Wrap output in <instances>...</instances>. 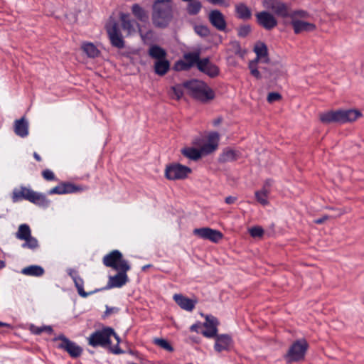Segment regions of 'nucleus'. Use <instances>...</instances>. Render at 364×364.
<instances>
[{
	"label": "nucleus",
	"instance_id": "nucleus-14",
	"mask_svg": "<svg viewBox=\"0 0 364 364\" xmlns=\"http://www.w3.org/2000/svg\"><path fill=\"white\" fill-rule=\"evenodd\" d=\"M256 21L263 28L271 31L277 26V20L269 11H263L255 14Z\"/></svg>",
	"mask_w": 364,
	"mask_h": 364
},
{
	"label": "nucleus",
	"instance_id": "nucleus-57",
	"mask_svg": "<svg viewBox=\"0 0 364 364\" xmlns=\"http://www.w3.org/2000/svg\"><path fill=\"white\" fill-rule=\"evenodd\" d=\"M222 120H223L222 117H218V118L214 119L213 122V125L214 126L219 125L221 123Z\"/></svg>",
	"mask_w": 364,
	"mask_h": 364
},
{
	"label": "nucleus",
	"instance_id": "nucleus-22",
	"mask_svg": "<svg viewBox=\"0 0 364 364\" xmlns=\"http://www.w3.org/2000/svg\"><path fill=\"white\" fill-rule=\"evenodd\" d=\"M173 299L182 309L187 311H192L198 303L197 299H191L180 294H174Z\"/></svg>",
	"mask_w": 364,
	"mask_h": 364
},
{
	"label": "nucleus",
	"instance_id": "nucleus-8",
	"mask_svg": "<svg viewBox=\"0 0 364 364\" xmlns=\"http://www.w3.org/2000/svg\"><path fill=\"white\" fill-rule=\"evenodd\" d=\"M309 345L305 339L295 341L289 348L286 358L289 363L297 362L304 359Z\"/></svg>",
	"mask_w": 364,
	"mask_h": 364
},
{
	"label": "nucleus",
	"instance_id": "nucleus-54",
	"mask_svg": "<svg viewBox=\"0 0 364 364\" xmlns=\"http://www.w3.org/2000/svg\"><path fill=\"white\" fill-rule=\"evenodd\" d=\"M328 218H329V217L327 215H325L322 218L315 220L314 223L316 224H321V223L326 222V220H328Z\"/></svg>",
	"mask_w": 364,
	"mask_h": 364
},
{
	"label": "nucleus",
	"instance_id": "nucleus-44",
	"mask_svg": "<svg viewBox=\"0 0 364 364\" xmlns=\"http://www.w3.org/2000/svg\"><path fill=\"white\" fill-rule=\"evenodd\" d=\"M171 91V97L176 100H179L183 95V87L180 85L172 87Z\"/></svg>",
	"mask_w": 364,
	"mask_h": 364
},
{
	"label": "nucleus",
	"instance_id": "nucleus-56",
	"mask_svg": "<svg viewBox=\"0 0 364 364\" xmlns=\"http://www.w3.org/2000/svg\"><path fill=\"white\" fill-rule=\"evenodd\" d=\"M272 179H267L264 183V186L263 187H265L266 188H268L271 186L272 185Z\"/></svg>",
	"mask_w": 364,
	"mask_h": 364
},
{
	"label": "nucleus",
	"instance_id": "nucleus-20",
	"mask_svg": "<svg viewBox=\"0 0 364 364\" xmlns=\"http://www.w3.org/2000/svg\"><path fill=\"white\" fill-rule=\"evenodd\" d=\"M198 69L211 77H216L219 74L218 66L210 63L208 58L200 59Z\"/></svg>",
	"mask_w": 364,
	"mask_h": 364
},
{
	"label": "nucleus",
	"instance_id": "nucleus-5",
	"mask_svg": "<svg viewBox=\"0 0 364 364\" xmlns=\"http://www.w3.org/2000/svg\"><path fill=\"white\" fill-rule=\"evenodd\" d=\"M257 57L255 60L249 62L248 68L250 70V73L257 79H261L262 75L260 72L258 70L257 64L259 61L264 63H268L269 58L268 57V49L266 44L263 42H257L253 49Z\"/></svg>",
	"mask_w": 364,
	"mask_h": 364
},
{
	"label": "nucleus",
	"instance_id": "nucleus-42",
	"mask_svg": "<svg viewBox=\"0 0 364 364\" xmlns=\"http://www.w3.org/2000/svg\"><path fill=\"white\" fill-rule=\"evenodd\" d=\"M309 14L304 10H296L292 12L289 11V16L291 20L299 19V18H308L309 17Z\"/></svg>",
	"mask_w": 364,
	"mask_h": 364
},
{
	"label": "nucleus",
	"instance_id": "nucleus-4",
	"mask_svg": "<svg viewBox=\"0 0 364 364\" xmlns=\"http://www.w3.org/2000/svg\"><path fill=\"white\" fill-rule=\"evenodd\" d=\"M183 86L190 96L203 103H207L215 98L213 89L203 81L192 80L184 82Z\"/></svg>",
	"mask_w": 364,
	"mask_h": 364
},
{
	"label": "nucleus",
	"instance_id": "nucleus-53",
	"mask_svg": "<svg viewBox=\"0 0 364 364\" xmlns=\"http://www.w3.org/2000/svg\"><path fill=\"white\" fill-rule=\"evenodd\" d=\"M206 1L213 5H224L225 2V0H206Z\"/></svg>",
	"mask_w": 364,
	"mask_h": 364
},
{
	"label": "nucleus",
	"instance_id": "nucleus-63",
	"mask_svg": "<svg viewBox=\"0 0 364 364\" xmlns=\"http://www.w3.org/2000/svg\"><path fill=\"white\" fill-rule=\"evenodd\" d=\"M150 266H151L150 264H149V265H146V266H144V267H142V269H143V270H145L146 268H149Z\"/></svg>",
	"mask_w": 364,
	"mask_h": 364
},
{
	"label": "nucleus",
	"instance_id": "nucleus-32",
	"mask_svg": "<svg viewBox=\"0 0 364 364\" xmlns=\"http://www.w3.org/2000/svg\"><path fill=\"white\" fill-rule=\"evenodd\" d=\"M45 271L43 267L38 265H31L26 267L21 270V273L24 275L41 277L44 274Z\"/></svg>",
	"mask_w": 364,
	"mask_h": 364
},
{
	"label": "nucleus",
	"instance_id": "nucleus-29",
	"mask_svg": "<svg viewBox=\"0 0 364 364\" xmlns=\"http://www.w3.org/2000/svg\"><path fill=\"white\" fill-rule=\"evenodd\" d=\"M132 14L136 17L137 20L142 23H146L149 21V13L142 8L139 4H134L132 6Z\"/></svg>",
	"mask_w": 364,
	"mask_h": 364
},
{
	"label": "nucleus",
	"instance_id": "nucleus-17",
	"mask_svg": "<svg viewBox=\"0 0 364 364\" xmlns=\"http://www.w3.org/2000/svg\"><path fill=\"white\" fill-rule=\"evenodd\" d=\"M220 135L218 132H211L208 136V142L199 149L202 156L208 155L215 151L218 146Z\"/></svg>",
	"mask_w": 364,
	"mask_h": 364
},
{
	"label": "nucleus",
	"instance_id": "nucleus-24",
	"mask_svg": "<svg viewBox=\"0 0 364 364\" xmlns=\"http://www.w3.org/2000/svg\"><path fill=\"white\" fill-rule=\"evenodd\" d=\"M119 19L122 28L127 31V35H131L135 32V21L129 18V14L126 13H120Z\"/></svg>",
	"mask_w": 364,
	"mask_h": 364
},
{
	"label": "nucleus",
	"instance_id": "nucleus-38",
	"mask_svg": "<svg viewBox=\"0 0 364 364\" xmlns=\"http://www.w3.org/2000/svg\"><path fill=\"white\" fill-rule=\"evenodd\" d=\"M228 50L232 53L240 57L241 58H244L245 55L247 53L245 50L242 49L240 44L238 41H232L229 44Z\"/></svg>",
	"mask_w": 364,
	"mask_h": 364
},
{
	"label": "nucleus",
	"instance_id": "nucleus-23",
	"mask_svg": "<svg viewBox=\"0 0 364 364\" xmlns=\"http://www.w3.org/2000/svg\"><path fill=\"white\" fill-rule=\"evenodd\" d=\"M14 132L17 136L22 138L28 135V123L25 117H21L14 122Z\"/></svg>",
	"mask_w": 364,
	"mask_h": 364
},
{
	"label": "nucleus",
	"instance_id": "nucleus-40",
	"mask_svg": "<svg viewBox=\"0 0 364 364\" xmlns=\"http://www.w3.org/2000/svg\"><path fill=\"white\" fill-rule=\"evenodd\" d=\"M152 20L154 26L159 27V0H154Z\"/></svg>",
	"mask_w": 364,
	"mask_h": 364
},
{
	"label": "nucleus",
	"instance_id": "nucleus-26",
	"mask_svg": "<svg viewBox=\"0 0 364 364\" xmlns=\"http://www.w3.org/2000/svg\"><path fill=\"white\" fill-rule=\"evenodd\" d=\"M215 349L218 352L228 350L232 344V339L228 335L216 336Z\"/></svg>",
	"mask_w": 364,
	"mask_h": 364
},
{
	"label": "nucleus",
	"instance_id": "nucleus-30",
	"mask_svg": "<svg viewBox=\"0 0 364 364\" xmlns=\"http://www.w3.org/2000/svg\"><path fill=\"white\" fill-rule=\"evenodd\" d=\"M235 12L237 18L243 20L250 19L252 17L250 9L243 3L235 5Z\"/></svg>",
	"mask_w": 364,
	"mask_h": 364
},
{
	"label": "nucleus",
	"instance_id": "nucleus-3",
	"mask_svg": "<svg viewBox=\"0 0 364 364\" xmlns=\"http://www.w3.org/2000/svg\"><path fill=\"white\" fill-rule=\"evenodd\" d=\"M11 199L14 203H17L22 200H26L38 206L48 208L50 203L46 196L42 193L34 191L30 188L20 186L18 188H14Z\"/></svg>",
	"mask_w": 364,
	"mask_h": 364
},
{
	"label": "nucleus",
	"instance_id": "nucleus-27",
	"mask_svg": "<svg viewBox=\"0 0 364 364\" xmlns=\"http://www.w3.org/2000/svg\"><path fill=\"white\" fill-rule=\"evenodd\" d=\"M240 156L238 151L226 148L223 150V153L219 157V161L221 163H228L236 161Z\"/></svg>",
	"mask_w": 364,
	"mask_h": 364
},
{
	"label": "nucleus",
	"instance_id": "nucleus-10",
	"mask_svg": "<svg viewBox=\"0 0 364 364\" xmlns=\"http://www.w3.org/2000/svg\"><path fill=\"white\" fill-rule=\"evenodd\" d=\"M200 53L191 52L185 53L181 60L176 61L173 65V70L176 71L189 70L191 68L198 65L200 62Z\"/></svg>",
	"mask_w": 364,
	"mask_h": 364
},
{
	"label": "nucleus",
	"instance_id": "nucleus-37",
	"mask_svg": "<svg viewBox=\"0 0 364 364\" xmlns=\"http://www.w3.org/2000/svg\"><path fill=\"white\" fill-rule=\"evenodd\" d=\"M201 9L202 4L198 0H192L191 1H188V4L186 6L187 13L192 16L198 14L200 11Z\"/></svg>",
	"mask_w": 364,
	"mask_h": 364
},
{
	"label": "nucleus",
	"instance_id": "nucleus-35",
	"mask_svg": "<svg viewBox=\"0 0 364 364\" xmlns=\"http://www.w3.org/2000/svg\"><path fill=\"white\" fill-rule=\"evenodd\" d=\"M149 55L155 59L154 72L159 75V46L155 45L149 49Z\"/></svg>",
	"mask_w": 364,
	"mask_h": 364
},
{
	"label": "nucleus",
	"instance_id": "nucleus-39",
	"mask_svg": "<svg viewBox=\"0 0 364 364\" xmlns=\"http://www.w3.org/2000/svg\"><path fill=\"white\" fill-rule=\"evenodd\" d=\"M166 53L161 48V76L165 75L170 68L169 62L166 59Z\"/></svg>",
	"mask_w": 364,
	"mask_h": 364
},
{
	"label": "nucleus",
	"instance_id": "nucleus-2",
	"mask_svg": "<svg viewBox=\"0 0 364 364\" xmlns=\"http://www.w3.org/2000/svg\"><path fill=\"white\" fill-rule=\"evenodd\" d=\"M361 116V113L355 109H337L329 110L319 114L318 117L321 123L327 124L331 123L344 124L355 121Z\"/></svg>",
	"mask_w": 364,
	"mask_h": 364
},
{
	"label": "nucleus",
	"instance_id": "nucleus-1",
	"mask_svg": "<svg viewBox=\"0 0 364 364\" xmlns=\"http://www.w3.org/2000/svg\"><path fill=\"white\" fill-rule=\"evenodd\" d=\"M112 336L114 337L117 341V343H119V336L115 333L114 330L111 327H104L100 330H97L92 333L87 338V343L90 346L94 348L99 346L107 348L109 346L112 352L114 354L123 353L124 351L121 350L118 346L113 348L111 347Z\"/></svg>",
	"mask_w": 364,
	"mask_h": 364
},
{
	"label": "nucleus",
	"instance_id": "nucleus-48",
	"mask_svg": "<svg viewBox=\"0 0 364 364\" xmlns=\"http://www.w3.org/2000/svg\"><path fill=\"white\" fill-rule=\"evenodd\" d=\"M139 27V32L140 33L141 37L142 38L143 41L146 43H149L150 41L152 39L154 36V33L151 31H149L146 33H144L141 28L139 27V26L137 24Z\"/></svg>",
	"mask_w": 364,
	"mask_h": 364
},
{
	"label": "nucleus",
	"instance_id": "nucleus-6",
	"mask_svg": "<svg viewBox=\"0 0 364 364\" xmlns=\"http://www.w3.org/2000/svg\"><path fill=\"white\" fill-rule=\"evenodd\" d=\"M102 263L107 267H111L114 270L130 269L129 262L123 257L122 253L114 250L105 255L102 258Z\"/></svg>",
	"mask_w": 364,
	"mask_h": 364
},
{
	"label": "nucleus",
	"instance_id": "nucleus-19",
	"mask_svg": "<svg viewBox=\"0 0 364 364\" xmlns=\"http://www.w3.org/2000/svg\"><path fill=\"white\" fill-rule=\"evenodd\" d=\"M206 321L203 324L205 330L203 331L201 333L207 338H213L217 336L218 325L219 323L218 319L213 316H206Z\"/></svg>",
	"mask_w": 364,
	"mask_h": 364
},
{
	"label": "nucleus",
	"instance_id": "nucleus-25",
	"mask_svg": "<svg viewBox=\"0 0 364 364\" xmlns=\"http://www.w3.org/2000/svg\"><path fill=\"white\" fill-rule=\"evenodd\" d=\"M70 276L72 277L75 286L77 290L79 295L83 298L87 297L89 295L92 294V292H86L84 290V281L83 279L77 274V272L73 271L69 273Z\"/></svg>",
	"mask_w": 364,
	"mask_h": 364
},
{
	"label": "nucleus",
	"instance_id": "nucleus-41",
	"mask_svg": "<svg viewBox=\"0 0 364 364\" xmlns=\"http://www.w3.org/2000/svg\"><path fill=\"white\" fill-rule=\"evenodd\" d=\"M25 242L22 244L23 248H28L31 250H35L38 247V242L36 238L31 235L28 239H26Z\"/></svg>",
	"mask_w": 364,
	"mask_h": 364
},
{
	"label": "nucleus",
	"instance_id": "nucleus-13",
	"mask_svg": "<svg viewBox=\"0 0 364 364\" xmlns=\"http://www.w3.org/2000/svg\"><path fill=\"white\" fill-rule=\"evenodd\" d=\"M193 234L203 240L218 243L223 237V234L218 230L210 228H196L193 230Z\"/></svg>",
	"mask_w": 364,
	"mask_h": 364
},
{
	"label": "nucleus",
	"instance_id": "nucleus-18",
	"mask_svg": "<svg viewBox=\"0 0 364 364\" xmlns=\"http://www.w3.org/2000/svg\"><path fill=\"white\" fill-rule=\"evenodd\" d=\"M130 269H118L117 273L114 276L109 278L107 289L120 288L128 282V276L127 272Z\"/></svg>",
	"mask_w": 364,
	"mask_h": 364
},
{
	"label": "nucleus",
	"instance_id": "nucleus-61",
	"mask_svg": "<svg viewBox=\"0 0 364 364\" xmlns=\"http://www.w3.org/2000/svg\"><path fill=\"white\" fill-rule=\"evenodd\" d=\"M4 266H5L4 262L2 260H0V269L4 267Z\"/></svg>",
	"mask_w": 364,
	"mask_h": 364
},
{
	"label": "nucleus",
	"instance_id": "nucleus-12",
	"mask_svg": "<svg viewBox=\"0 0 364 364\" xmlns=\"http://www.w3.org/2000/svg\"><path fill=\"white\" fill-rule=\"evenodd\" d=\"M263 6L272 11L277 16L287 18L289 16V9L288 6L279 0H263Z\"/></svg>",
	"mask_w": 364,
	"mask_h": 364
},
{
	"label": "nucleus",
	"instance_id": "nucleus-16",
	"mask_svg": "<svg viewBox=\"0 0 364 364\" xmlns=\"http://www.w3.org/2000/svg\"><path fill=\"white\" fill-rule=\"evenodd\" d=\"M211 25L217 30L224 31L227 27L225 17L223 14L218 9L211 10L208 16Z\"/></svg>",
	"mask_w": 364,
	"mask_h": 364
},
{
	"label": "nucleus",
	"instance_id": "nucleus-52",
	"mask_svg": "<svg viewBox=\"0 0 364 364\" xmlns=\"http://www.w3.org/2000/svg\"><path fill=\"white\" fill-rule=\"evenodd\" d=\"M31 330L35 334L39 335L43 332V327H37V326H32Z\"/></svg>",
	"mask_w": 364,
	"mask_h": 364
},
{
	"label": "nucleus",
	"instance_id": "nucleus-58",
	"mask_svg": "<svg viewBox=\"0 0 364 364\" xmlns=\"http://www.w3.org/2000/svg\"><path fill=\"white\" fill-rule=\"evenodd\" d=\"M43 331L50 333L53 331V328L50 326H43Z\"/></svg>",
	"mask_w": 364,
	"mask_h": 364
},
{
	"label": "nucleus",
	"instance_id": "nucleus-11",
	"mask_svg": "<svg viewBox=\"0 0 364 364\" xmlns=\"http://www.w3.org/2000/svg\"><path fill=\"white\" fill-rule=\"evenodd\" d=\"M56 340L61 341L58 345V348L64 350L70 357L75 358L81 355L82 353V348L64 335H60Z\"/></svg>",
	"mask_w": 364,
	"mask_h": 364
},
{
	"label": "nucleus",
	"instance_id": "nucleus-28",
	"mask_svg": "<svg viewBox=\"0 0 364 364\" xmlns=\"http://www.w3.org/2000/svg\"><path fill=\"white\" fill-rule=\"evenodd\" d=\"M173 0H161V18L166 21L172 18Z\"/></svg>",
	"mask_w": 364,
	"mask_h": 364
},
{
	"label": "nucleus",
	"instance_id": "nucleus-59",
	"mask_svg": "<svg viewBox=\"0 0 364 364\" xmlns=\"http://www.w3.org/2000/svg\"><path fill=\"white\" fill-rule=\"evenodd\" d=\"M33 157L38 161H41L42 160L40 155L38 154H37L36 152L33 153Z\"/></svg>",
	"mask_w": 364,
	"mask_h": 364
},
{
	"label": "nucleus",
	"instance_id": "nucleus-49",
	"mask_svg": "<svg viewBox=\"0 0 364 364\" xmlns=\"http://www.w3.org/2000/svg\"><path fill=\"white\" fill-rule=\"evenodd\" d=\"M161 348H163L169 353L174 351V348L173 347L172 344L167 340L163 338H161Z\"/></svg>",
	"mask_w": 364,
	"mask_h": 364
},
{
	"label": "nucleus",
	"instance_id": "nucleus-15",
	"mask_svg": "<svg viewBox=\"0 0 364 364\" xmlns=\"http://www.w3.org/2000/svg\"><path fill=\"white\" fill-rule=\"evenodd\" d=\"M82 191V187L70 182H62L48 191L49 195L69 194Z\"/></svg>",
	"mask_w": 364,
	"mask_h": 364
},
{
	"label": "nucleus",
	"instance_id": "nucleus-50",
	"mask_svg": "<svg viewBox=\"0 0 364 364\" xmlns=\"http://www.w3.org/2000/svg\"><path fill=\"white\" fill-rule=\"evenodd\" d=\"M282 99V95L278 92H269L267 95V102L272 103L275 101H279Z\"/></svg>",
	"mask_w": 364,
	"mask_h": 364
},
{
	"label": "nucleus",
	"instance_id": "nucleus-9",
	"mask_svg": "<svg viewBox=\"0 0 364 364\" xmlns=\"http://www.w3.org/2000/svg\"><path fill=\"white\" fill-rule=\"evenodd\" d=\"M191 173V168L178 163H173L165 169V176L168 180H183Z\"/></svg>",
	"mask_w": 364,
	"mask_h": 364
},
{
	"label": "nucleus",
	"instance_id": "nucleus-7",
	"mask_svg": "<svg viewBox=\"0 0 364 364\" xmlns=\"http://www.w3.org/2000/svg\"><path fill=\"white\" fill-rule=\"evenodd\" d=\"M106 31L112 47L118 49H122L125 47L124 36L117 22L112 21L107 24Z\"/></svg>",
	"mask_w": 364,
	"mask_h": 364
},
{
	"label": "nucleus",
	"instance_id": "nucleus-55",
	"mask_svg": "<svg viewBox=\"0 0 364 364\" xmlns=\"http://www.w3.org/2000/svg\"><path fill=\"white\" fill-rule=\"evenodd\" d=\"M236 200V198L235 197H232V196H228L225 198V203H228V204H232V203H234Z\"/></svg>",
	"mask_w": 364,
	"mask_h": 364
},
{
	"label": "nucleus",
	"instance_id": "nucleus-47",
	"mask_svg": "<svg viewBox=\"0 0 364 364\" xmlns=\"http://www.w3.org/2000/svg\"><path fill=\"white\" fill-rule=\"evenodd\" d=\"M43 178L48 181H57V178L55 177L54 173L50 169H45L42 171Z\"/></svg>",
	"mask_w": 364,
	"mask_h": 364
},
{
	"label": "nucleus",
	"instance_id": "nucleus-62",
	"mask_svg": "<svg viewBox=\"0 0 364 364\" xmlns=\"http://www.w3.org/2000/svg\"><path fill=\"white\" fill-rule=\"evenodd\" d=\"M8 326L6 323L0 321V327Z\"/></svg>",
	"mask_w": 364,
	"mask_h": 364
},
{
	"label": "nucleus",
	"instance_id": "nucleus-51",
	"mask_svg": "<svg viewBox=\"0 0 364 364\" xmlns=\"http://www.w3.org/2000/svg\"><path fill=\"white\" fill-rule=\"evenodd\" d=\"M201 326L200 323H195L190 327V330L191 331L198 333Z\"/></svg>",
	"mask_w": 364,
	"mask_h": 364
},
{
	"label": "nucleus",
	"instance_id": "nucleus-33",
	"mask_svg": "<svg viewBox=\"0 0 364 364\" xmlns=\"http://www.w3.org/2000/svg\"><path fill=\"white\" fill-rule=\"evenodd\" d=\"M31 235V230L28 225L21 224L16 232V237L21 240H25Z\"/></svg>",
	"mask_w": 364,
	"mask_h": 364
},
{
	"label": "nucleus",
	"instance_id": "nucleus-31",
	"mask_svg": "<svg viewBox=\"0 0 364 364\" xmlns=\"http://www.w3.org/2000/svg\"><path fill=\"white\" fill-rule=\"evenodd\" d=\"M81 48L89 58H95L100 55V50L92 43H83L81 46Z\"/></svg>",
	"mask_w": 364,
	"mask_h": 364
},
{
	"label": "nucleus",
	"instance_id": "nucleus-36",
	"mask_svg": "<svg viewBox=\"0 0 364 364\" xmlns=\"http://www.w3.org/2000/svg\"><path fill=\"white\" fill-rule=\"evenodd\" d=\"M269 193V190L265 187H262L260 191H256L255 195L258 203L262 205H267L269 204L267 199Z\"/></svg>",
	"mask_w": 364,
	"mask_h": 364
},
{
	"label": "nucleus",
	"instance_id": "nucleus-21",
	"mask_svg": "<svg viewBox=\"0 0 364 364\" xmlns=\"http://www.w3.org/2000/svg\"><path fill=\"white\" fill-rule=\"evenodd\" d=\"M291 25L292 26L295 34H299L304 31H314L316 29V26L314 23L299 19L293 18V20H291Z\"/></svg>",
	"mask_w": 364,
	"mask_h": 364
},
{
	"label": "nucleus",
	"instance_id": "nucleus-46",
	"mask_svg": "<svg viewBox=\"0 0 364 364\" xmlns=\"http://www.w3.org/2000/svg\"><path fill=\"white\" fill-rule=\"evenodd\" d=\"M249 232L252 237H262L264 235V230L259 226L252 227Z\"/></svg>",
	"mask_w": 364,
	"mask_h": 364
},
{
	"label": "nucleus",
	"instance_id": "nucleus-43",
	"mask_svg": "<svg viewBox=\"0 0 364 364\" xmlns=\"http://www.w3.org/2000/svg\"><path fill=\"white\" fill-rule=\"evenodd\" d=\"M194 30L197 34L202 37H206L210 35V29L208 26L204 25L196 26Z\"/></svg>",
	"mask_w": 364,
	"mask_h": 364
},
{
	"label": "nucleus",
	"instance_id": "nucleus-45",
	"mask_svg": "<svg viewBox=\"0 0 364 364\" xmlns=\"http://www.w3.org/2000/svg\"><path fill=\"white\" fill-rule=\"evenodd\" d=\"M251 26L250 25H243L238 28L237 35L239 37L245 38L251 32Z\"/></svg>",
	"mask_w": 364,
	"mask_h": 364
},
{
	"label": "nucleus",
	"instance_id": "nucleus-60",
	"mask_svg": "<svg viewBox=\"0 0 364 364\" xmlns=\"http://www.w3.org/2000/svg\"><path fill=\"white\" fill-rule=\"evenodd\" d=\"M154 343L157 345V346H159V343H160V341H159V338H155L154 339Z\"/></svg>",
	"mask_w": 364,
	"mask_h": 364
},
{
	"label": "nucleus",
	"instance_id": "nucleus-34",
	"mask_svg": "<svg viewBox=\"0 0 364 364\" xmlns=\"http://www.w3.org/2000/svg\"><path fill=\"white\" fill-rule=\"evenodd\" d=\"M181 154L186 158L197 161L201 158L199 149L193 147H186L181 149Z\"/></svg>",
	"mask_w": 364,
	"mask_h": 364
}]
</instances>
